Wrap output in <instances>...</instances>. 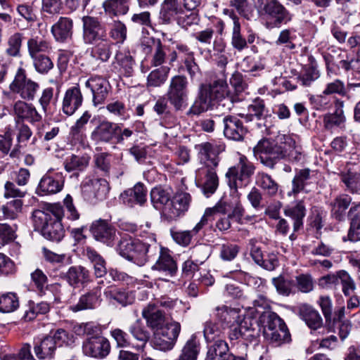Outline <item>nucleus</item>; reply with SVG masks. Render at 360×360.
Wrapping results in <instances>:
<instances>
[{"mask_svg":"<svg viewBox=\"0 0 360 360\" xmlns=\"http://www.w3.org/2000/svg\"><path fill=\"white\" fill-rule=\"evenodd\" d=\"M65 216L63 207L59 203L48 204L44 210H36L32 213L35 229L39 230L47 240L58 243L65 236L62 224Z\"/></svg>","mask_w":360,"mask_h":360,"instance_id":"obj_1","label":"nucleus"},{"mask_svg":"<svg viewBox=\"0 0 360 360\" xmlns=\"http://www.w3.org/2000/svg\"><path fill=\"white\" fill-rule=\"evenodd\" d=\"M259 321L264 327V335L271 344L279 347L291 342V335L285 323L276 313L262 311Z\"/></svg>","mask_w":360,"mask_h":360,"instance_id":"obj_2","label":"nucleus"},{"mask_svg":"<svg viewBox=\"0 0 360 360\" xmlns=\"http://www.w3.org/2000/svg\"><path fill=\"white\" fill-rule=\"evenodd\" d=\"M150 245L139 239L122 237L118 242L116 251L122 257L136 265L143 266L152 257Z\"/></svg>","mask_w":360,"mask_h":360,"instance_id":"obj_3","label":"nucleus"},{"mask_svg":"<svg viewBox=\"0 0 360 360\" xmlns=\"http://www.w3.org/2000/svg\"><path fill=\"white\" fill-rule=\"evenodd\" d=\"M285 152L281 136L276 141L262 139L253 148L255 157L270 169H274L276 164L285 159Z\"/></svg>","mask_w":360,"mask_h":360,"instance_id":"obj_4","label":"nucleus"},{"mask_svg":"<svg viewBox=\"0 0 360 360\" xmlns=\"http://www.w3.org/2000/svg\"><path fill=\"white\" fill-rule=\"evenodd\" d=\"M255 166L245 155H240L238 162L230 167L226 174L228 184L237 191L239 188L247 186L255 172Z\"/></svg>","mask_w":360,"mask_h":360,"instance_id":"obj_5","label":"nucleus"},{"mask_svg":"<svg viewBox=\"0 0 360 360\" xmlns=\"http://www.w3.org/2000/svg\"><path fill=\"white\" fill-rule=\"evenodd\" d=\"M110 189L109 183L103 178L87 176L81 184L82 198L92 205L106 199Z\"/></svg>","mask_w":360,"mask_h":360,"instance_id":"obj_6","label":"nucleus"},{"mask_svg":"<svg viewBox=\"0 0 360 360\" xmlns=\"http://www.w3.org/2000/svg\"><path fill=\"white\" fill-rule=\"evenodd\" d=\"M188 80L184 75H175L169 81L167 98L176 111L184 110L187 105Z\"/></svg>","mask_w":360,"mask_h":360,"instance_id":"obj_7","label":"nucleus"},{"mask_svg":"<svg viewBox=\"0 0 360 360\" xmlns=\"http://www.w3.org/2000/svg\"><path fill=\"white\" fill-rule=\"evenodd\" d=\"M180 332V323L172 321L165 323L154 332L152 341L153 347L164 352L171 350L175 345Z\"/></svg>","mask_w":360,"mask_h":360,"instance_id":"obj_8","label":"nucleus"},{"mask_svg":"<svg viewBox=\"0 0 360 360\" xmlns=\"http://www.w3.org/2000/svg\"><path fill=\"white\" fill-rule=\"evenodd\" d=\"M261 15L266 20V27H280L292 20V14L278 0H267L261 11Z\"/></svg>","mask_w":360,"mask_h":360,"instance_id":"obj_9","label":"nucleus"},{"mask_svg":"<svg viewBox=\"0 0 360 360\" xmlns=\"http://www.w3.org/2000/svg\"><path fill=\"white\" fill-rule=\"evenodd\" d=\"M82 40L86 45H92L108 37L105 25L96 17H82Z\"/></svg>","mask_w":360,"mask_h":360,"instance_id":"obj_10","label":"nucleus"},{"mask_svg":"<svg viewBox=\"0 0 360 360\" xmlns=\"http://www.w3.org/2000/svg\"><path fill=\"white\" fill-rule=\"evenodd\" d=\"M9 89L13 93L19 94L22 99L32 101L39 89V84L27 78L25 70L20 68L17 70Z\"/></svg>","mask_w":360,"mask_h":360,"instance_id":"obj_11","label":"nucleus"},{"mask_svg":"<svg viewBox=\"0 0 360 360\" xmlns=\"http://www.w3.org/2000/svg\"><path fill=\"white\" fill-rule=\"evenodd\" d=\"M151 250L152 256L158 255V258L151 269L165 276L174 277L177 273L178 266L169 250L165 248H158L156 245H153Z\"/></svg>","mask_w":360,"mask_h":360,"instance_id":"obj_12","label":"nucleus"},{"mask_svg":"<svg viewBox=\"0 0 360 360\" xmlns=\"http://www.w3.org/2000/svg\"><path fill=\"white\" fill-rule=\"evenodd\" d=\"M110 341L105 337L99 335L86 338L82 343V352L84 355L103 359L110 352Z\"/></svg>","mask_w":360,"mask_h":360,"instance_id":"obj_13","label":"nucleus"},{"mask_svg":"<svg viewBox=\"0 0 360 360\" xmlns=\"http://www.w3.org/2000/svg\"><path fill=\"white\" fill-rule=\"evenodd\" d=\"M214 98L212 96V83L202 84L197 97L186 112L188 117L199 116L203 112L214 109Z\"/></svg>","mask_w":360,"mask_h":360,"instance_id":"obj_14","label":"nucleus"},{"mask_svg":"<svg viewBox=\"0 0 360 360\" xmlns=\"http://www.w3.org/2000/svg\"><path fill=\"white\" fill-rule=\"evenodd\" d=\"M90 231L96 240L103 243L108 247L114 246L117 239L116 228L104 219L94 221Z\"/></svg>","mask_w":360,"mask_h":360,"instance_id":"obj_15","label":"nucleus"},{"mask_svg":"<svg viewBox=\"0 0 360 360\" xmlns=\"http://www.w3.org/2000/svg\"><path fill=\"white\" fill-rule=\"evenodd\" d=\"M217 167H199L195 172V180L203 194L210 197L215 193L219 186Z\"/></svg>","mask_w":360,"mask_h":360,"instance_id":"obj_16","label":"nucleus"},{"mask_svg":"<svg viewBox=\"0 0 360 360\" xmlns=\"http://www.w3.org/2000/svg\"><path fill=\"white\" fill-rule=\"evenodd\" d=\"M212 96L214 98V109L229 111L233 108L234 99L229 94L228 84L225 80L219 79L212 82Z\"/></svg>","mask_w":360,"mask_h":360,"instance_id":"obj_17","label":"nucleus"},{"mask_svg":"<svg viewBox=\"0 0 360 360\" xmlns=\"http://www.w3.org/2000/svg\"><path fill=\"white\" fill-rule=\"evenodd\" d=\"M223 133L224 136L235 141H243L248 133V129L236 115H226L222 118Z\"/></svg>","mask_w":360,"mask_h":360,"instance_id":"obj_18","label":"nucleus"},{"mask_svg":"<svg viewBox=\"0 0 360 360\" xmlns=\"http://www.w3.org/2000/svg\"><path fill=\"white\" fill-rule=\"evenodd\" d=\"M63 184L62 174L49 169L41 177L37 188V193L41 196L56 194L63 189Z\"/></svg>","mask_w":360,"mask_h":360,"instance_id":"obj_19","label":"nucleus"},{"mask_svg":"<svg viewBox=\"0 0 360 360\" xmlns=\"http://www.w3.org/2000/svg\"><path fill=\"white\" fill-rule=\"evenodd\" d=\"M85 86L89 89L92 94V102L95 107L105 103L111 88L108 80L98 76L88 79L85 82Z\"/></svg>","mask_w":360,"mask_h":360,"instance_id":"obj_20","label":"nucleus"},{"mask_svg":"<svg viewBox=\"0 0 360 360\" xmlns=\"http://www.w3.org/2000/svg\"><path fill=\"white\" fill-rule=\"evenodd\" d=\"M230 340H236L243 338L248 342H252L259 335V331L253 327L251 320H244L240 323H233L229 330Z\"/></svg>","mask_w":360,"mask_h":360,"instance_id":"obj_21","label":"nucleus"},{"mask_svg":"<svg viewBox=\"0 0 360 360\" xmlns=\"http://www.w3.org/2000/svg\"><path fill=\"white\" fill-rule=\"evenodd\" d=\"M61 277L72 288L84 287L91 281L90 271L81 265L72 266Z\"/></svg>","mask_w":360,"mask_h":360,"instance_id":"obj_22","label":"nucleus"},{"mask_svg":"<svg viewBox=\"0 0 360 360\" xmlns=\"http://www.w3.org/2000/svg\"><path fill=\"white\" fill-rule=\"evenodd\" d=\"M147 188L142 183L136 184L133 188L124 191L120 195L123 203L130 207L143 206L147 202Z\"/></svg>","mask_w":360,"mask_h":360,"instance_id":"obj_23","label":"nucleus"},{"mask_svg":"<svg viewBox=\"0 0 360 360\" xmlns=\"http://www.w3.org/2000/svg\"><path fill=\"white\" fill-rule=\"evenodd\" d=\"M283 213L285 217L292 220L293 231H298L303 227L304 218L307 213L304 200L303 199L295 200L291 205L285 206Z\"/></svg>","mask_w":360,"mask_h":360,"instance_id":"obj_24","label":"nucleus"},{"mask_svg":"<svg viewBox=\"0 0 360 360\" xmlns=\"http://www.w3.org/2000/svg\"><path fill=\"white\" fill-rule=\"evenodd\" d=\"M191 197L188 193H176L171 199L169 207L166 210V218L169 220H176L188 209Z\"/></svg>","mask_w":360,"mask_h":360,"instance_id":"obj_25","label":"nucleus"},{"mask_svg":"<svg viewBox=\"0 0 360 360\" xmlns=\"http://www.w3.org/2000/svg\"><path fill=\"white\" fill-rule=\"evenodd\" d=\"M82 102L83 96L79 85L72 86L68 89L65 93L62 111L66 115L70 116L82 105Z\"/></svg>","mask_w":360,"mask_h":360,"instance_id":"obj_26","label":"nucleus"},{"mask_svg":"<svg viewBox=\"0 0 360 360\" xmlns=\"http://www.w3.org/2000/svg\"><path fill=\"white\" fill-rule=\"evenodd\" d=\"M117 130H119V123L102 120L91 132V137L97 142L110 143L115 140Z\"/></svg>","mask_w":360,"mask_h":360,"instance_id":"obj_27","label":"nucleus"},{"mask_svg":"<svg viewBox=\"0 0 360 360\" xmlns=\"http://www.w3.org/2000/svg\"><path fill=\"white\" fill-rule=\"evenodd\" d=\"M198 150L200 159V167H217L219 162L218 153L214 148L212 144L209 142H204L195 146Z\"/></svg>","mask_w":360,"mask_h":360,"instance_id":"obj_28","label":"nucleus"},{"mask_svg":"<svg viewBox=\"0 0 360 360\" xmlns=\"http://www.w3.org/2000/svg\"><path fill=\"white\" fill-rule=\"evenodd\" d=\"M101 295L98 290H91L82 295L77 303L72 304L70 309L73 312L94 309L100 305Z\"/></svg>","mask_w":360,"mask_h":360,"instance_id":"obj_29","label":"nucleus"},{"mask_svg":"<svg viewBox=\"0 0 360 360\" xmlns=\"http://www.w3.org/2000/svg\"><path fill=\"white\" fill-rule=\"evenodd\" d=\"M27 52L30 58L53 52L52 43L44 36L33 35L27 42Z\"/></svg>","mask_w":360,"mask_h":360,"instance_id":"obj_30","label":"nucleus"},{"mask_svg":"<svg viewBox=\"0 0 360 360\" xmlns=\"http://www.w3.org/2000/svg\"><path fill=\"white\" fill-rule=\"evenodd\" d=\"M13 109L17 117L15 120L23 122L24 120H27L31 124L39 122L42 120V116L32 104L19 101L15 103Z\"/></svg>","mask_w":360,"mask_h":360,"instance_id":"obj_31","label":"nucleus"},{"mask_svg":"<svg viewBox=\"0 0 360 360\" xmlns=\"http://www.w3.org/2000/svg\"><path fill=\"white\" fill-rule=\"evenodd\" d=\"M267 115L268 110L266 108L264 101L257 97L248 106V113H240L238 115L247 122H252L253 120H265Z\"/></svg>","mask_w":360,"mask_h":360,"instance_id":"obj_32","label":"nucleus"},{"mask_svg":"<svg viewBox=\"0 0 360 360\" xmlns=\"http://www.w3.org/2000/svg\"><path fill=\"white\" fill-rule=\"evenodd\" d=\"M150 195L154 208L162 210L166 217V210L169 207V202H171V193L169 190L156 186L150 191Z\"/></svg>","mask_w":360,"mask_h":360,"instance_id":"obj_33","label":"nucleus"},{"mask_svg":"<svg viewBox=\"0 0 360 360\" xmlns=\"http://www.w3.org/2000/svg\"><path fill=\"white\" fill-rule=\"evenodd\" d=\"M142 316L146 319L148 326L156 331L165 325V314L158 309L154 304H148L142 311Z\"/></svg>","mask_w":360,"mask_h":360,"instance_id":"obj_34","label":"nucleus"},{"mask_svg":"<svg viewBox=\"0 0 360 360\" xmlns=\"http://www.w3.org/2000/svg\"><path fill=\"white\" fill-rule=\"evenodd\" d=\"M15 129L17 131L16 139L18 143L9 153L10 157L12 158L19 157L20 153V148L26 146L27 142L32 136V131L29 126L19 120H15Z\"/></svg>","mask_w":360,"mask_h":360,"instance_id":"obj_35","label":"nucleus"},{"mask_svg":"<svg viewBox=\"0 0 360 360\" xmlns=\"http://www.w3.org/2000/svg\"><path fill=\"white\" fill-rule=\"evenodd\" d=\"M299 315L312 330H317L323 325V320L319 311L307 304L300 306Z\"/></svg>","mask_w":360,"mask_h":360,"instance_id":"obj_36","label":"nucleus"},{"mask_svg":"<svg viewBox=\"0 0 360 360\" xmlns=\"http://www.w3.org/2000/svg\"><path fill=\"white\" fill-rule=\"evenodd\" d=\"M72 20L66 17H60L51 27V32L57 41L64 42L72 35Z\"/></svg>","mask_w":360,"mask_h":360,"instance_id":"obj_37","label":"nucleus"},{"mask_svg":"<svg viewBox=\"0 0 360 360\" xmlns=\"http://www.w3.org/2000/svg\"><path fill=\"white\" fill-rule=\"evenodd\" d=\"M103 293L107 299L113 300L123 307L131 304L134 301V296L132 292L115 285L105 288Z\"/></svg>","mask_w":360,"mask_h":360,"instance_id":"obj_38","label":"nucleus"},{"mask_svg":"<svg viewBox=\"0 0 360 360\" xmlns=\"http://www.w3.org/2000/svg\"><path fill=\"white\" fill-rule=\"evenodd\" d=\"M184 11L178 0H164L161 4L159 18L164 24H169L176 15L183 14Z\"/></svg>","mask_w":360,"mask_h":360,"instance_id":"obj_39","label":"nucleus"},{"mask_svg":"<svg viewBox=\"0 0 360 360\" xmlns=\"http://www.w3.org/2000/svg\"><path fill=\"white\" fill-rule=\"evenodd\" d=\"M230 354L227 342L223 339H217L208 344L205 360H227Z\"/></svg>","mask_w":360,"mask_h":360,"instance_id":"obj_40","label":"nucleus"},{"mask_svg":"<svg viewBox=\"0 0 360 360\" xmlns=\"http://www.w3.org/2000/svg\"><path fill=\"white\" fill-rule=\"evenodd\" d=\"M91 56L96 60L107 62L110 59L115 44L108 37L92 44Z\"/></svg>","mask_w":360,"mask_h":360,"instance_id":"obj_41","label":"nucleus"},{"mask_svg":"<svg viewBox=\"0 0 360 360\" xmlns=\"http://www.w3.org/2000/svg\"><path fill=\"white\" fill-rule=\"evenodd\" d=\"M255 184L268 196L270 197L276 195L279 188L278 184L270 174L264 172H258L257 173L255 176Z\"/></svg>","mask_w":360,"mask_h":360,"instance_id":"obj_42","label":"nucleus"},{"mask_svg":"<svg viewBox=\"0 0 360 360\" xmlns=\"http://www.w3.org/2000/svg\"><path fill=\"white\" fill-rule=\"evenodd\" d=\"M351 201V197L346 194L336 196L330 202L332 217L338 221L342 220L345 218L346 210L348 209Z\"/></svg>","mask_w":360,"mask_h":360,"instance_id":"obj_43","label":"nucleus"},{"mask_svg":"<svg viewBox=\"0 0 360 360\" xmlns=\"http://www.w3.org/2000/svg\"><path fill=\"white\" fill-rule=\"evenodd\" d=\"M200 351V340L196 334H193L184 345L177 360H197Z\"/></svg>","mask_w":360,"mask_h":360,"instance_id":"obj_44","label":"nucleus"},{"mask_svg":"<svg viewBox=\"0 0 360 360\" xmlns=\"http://www.w3.org/2000/svg\"><path fill=\"white\" fill-rule=\"evenodd\" d=\"M131 0H105L102 6L106 14L117 17L126 15L129 11Z\"/></svg>","mask_w":360,"mask_h":360,"instance_id":"obj_45","label":"nucleus"},{"mask_svg":"<svg viewBox=\"0 0 360 360\" xmlns=\"http://www.w3.org/2000/svg\"><path fill=\"white\" fill-rule=\"evenodd\" d=\"M333 112L326 113L323 116V124L326 129H332L334 127H342L346 118L343 111V101L335 106Z\"/></svg>","mask_w":360,"mask_h":360,"instance_id":"obj_46","label":"nucleus"},{"mask_svg":"<svg viewBox=\"0 0 360 360\" xmlns=\"http://www.w3.org/2000/svg\"><path fill=\"white\" fill-rule=\"evenodd\" d=\"M281 142L283 143L285 159L292 162H299L302 158L301 148L296 145L295 141L288 135L281 136Z\"/></svg>","mask_w":360,"mask_h":360,"instance_id":"obj_47","label":"nucleus"},{"mask_svg":"<svg viewBox=\"0 0 360 360\" xmlns=\"http://www.w3.org/2000/svg\"><path fill=\"white\" fill-rule=\"evenodd\" d=\"M348 214L351 218L348 238L351 241L360 240V203L351 207Z\"/></svg>","mask_w":360,"mask_h":360,"instance_id":"obj_48","label":"nucleus"},{"mask_svg":"<svg viewBox=\"0 0 360 360\" xmlns=\"http://www.w3.org/2000/svg\"><path fill=\"white\" fill-rule=\"evenodd\" d=\"M56 349L55 341L51 336L44 338L39 343H36L34 347L35 355L39 359L52 358Z\"/></svg>","mask_w":360,"mask_h":360,"instance_id":"obj_49","label":"nucleus"},{"mask_svg":"<svg viewBox=\"0 0 360 360\" xmlns=\"http://www.w3.org/2000/svg\"><path fill=\"white\" fill-rule=\"evenodd\" d=\"M345 190L352 193H360V172L348 169L340 174Z\"/></svg>","mask_w":360,"mask_h":360,"instance_id":"obj_50","label":"nucleus"},{"mask_svg":"<svg viewBox=\"0 0 360 360\" xmlns=\"http://www.w3.org/2000/svg\"><path fill=\"white\" fill-rule=\"evenodd\" d=\"M309 101L313 108L319 111L328 110L333 105L335 106L342 102L335 96H329L328 94H323V91L321 94L311 96Z\"/></svg>","mask_w":360,"mask_h":360,"instance_id":"obj_51","label":"nucleus"},{"mask_svg":"<svg viewBox=\"0 0 360 360\" xmlns=\"http://www.w3.org/2000/svg\"><path fill=\"white\" fill-rule=\"evenodd\" d=\"M311 170L308 168L298 170L292 181V190L288 195H296L302 191L311 179Z\"/></svg>","mask_w":360,"mask_h":360,"instance_id":"obj_52","label":"nucleus"},{"mask_svg":"<svg viewBox=\"0 0 360 360\" xmlns=\"http://www.w3.org/2000/svg\"><path fill=\"white\" fill-rule=\"evenodd\" d=\"M128 332L142 345H145L150 337V332L141 319H137L131 323L128 327Z\"/></svg>","mask_w":360,"mask_h":360,"instance_id":"obj_53","label":"nucleus"},{"mask_svg":"<svg viewBox=\"0 0 360 360\" xmlns=\"http://www.w3.org/2000/svg\"><path fill=\"white\" fill-rule=\"evenodd\" d=\"M51 53H45L30 58L34 70L40 75H47L54 67L50 57Z\"/></svg>","mask_w":360,"mask_h":360,"instance_id":"obj_54","label":"nucleus"},{"mask_svg":"<svg viewBox=\"0 0 360 360\" xmlns=\"http://www.w3.org/2000/svg\"><path fill=\"white\" fill-rule=\"evenodd\" d=\"M89 158L72 155L67 158L64 162V167L67 172L83 171L89 165Z\"/></svg>","mask_w":360,"mask_h":360,"instance_id":"obj_55","label":"nucleus"},{"mask_svg":"<svg viewBox=\"0 0 360 360\" xmlns=\"http://www.w3.org/2000/svg\"><path fill=\"white\" fill-rule=\"evenodd\" d=\"M127 29L125 24L119 20H113L109 25V34L112 40L122 44L127 39Z\"/></svg>","mask_w":360,"mask_h":360,"instance_id":"obj_56","label":"nucleus"},{"mask_svg":"<svg viewBox=\"0 0 360 360\" xmlns=\"http://www.w3.org/2000/svg\"><path fill=\"white\" fill-rule=\"evenodd\" d=\"M23 40V34L20 32H15L11 34L7 41L6 53L11 57L20 56V49Z\"/></svg>","mask_w":360,"mask_h":360,"instance_id":"obj_57","label":"nucleus"},{"mask_svg":"<svg viewBox=\"0 0 360 360\" xmlns=\"http://www.w3.org/2000/svg\"><path fill=\"white\" fill-rule=\"evenodd\" d=\"M19 299L14 292H7L0 296V311L11 313L19 307Z\"/></svg>","mask_w":360,"mask_h":360,"instance_id":"obj_58","label":"nucleus"},{"mask_svg":"<svg viewBox=\"0 0 360 360\" xmlns=\"http://www.w3.org/2000/svg\"><path fill=\"white\" fill-rule=\"evenodd\" d=\"M169 68L162 67L153 70L148 76L147 85L150 86H160L167 80Z\"/></svg>","mask_w":360,"mask_h":360,"instance_id":"obj_59","label":"nucleus"},{"mask_svg":"<svg viewBox=\"0 0 360 360\" xmlns=\"http://www.w3.org/2000/svg\"><path fill=\"white\" fill-rule=\"evenodd\" d=\"M22 208V201L20 199H14L3 205L1 210L6 219H14L21 212Z\"/></svg>","mask_w":360,"mask_h":360,"instance_id":"obj_60","label":"nucleus"},{"mask_svg":"<svg viewBox=\"0 0 360 360\" xmlns=\"http://www.w3.org/2000/svg\"><path fill=\"white\" fill-rule=\"evenodd\" d=\"M231 44L238 52L248 49L246 38L241 33V25L232 27Z\"/></svg>","mask_w":360,"mask_h":360,"instance_id":"obj_61","label":"nucleus"},{"mask_svg":"<svg viewBox=\"0 0 360 360\" xmlns=\"http://www.w3.org/2000/svg\"><path fill=\"white\" fill-rule=\"evenodd\" d=\"M320 77L319 72L313 66L307 68L297 77V83L302 86H309Z\"/></svg>","mask_w":360,"mask_h":360,"instance_id":"obj_62","label":"nucleus"},{"mask_svg":"<svg viewBox=\"0 0 360 360\" xmlns=\"http://www.w3.org/2000/svg\"><path fill=\"white\" fill-rule=\"evenodd\" d=\"M216 32L220 37H216L213 41L212 46L214 51L218 53H222L225 51L226 43L221 36L224 34L225 30V22L220 18H217L214 23Z\"/></svg>","mask_w":360,"mask_h":360,"instance_id":"obj_63","label":"nucleus"},{"mask_svg":"<svg viewBox=\"0 0 360 360\" xmlns=\"http://www.w3.org/2000/svg\"><path fill=\"white\" fill-rule=\"evenodd\" d=\"M272 283L276 289V291L282 295L288 296L294 285V281L285 278L280 276L272 279Z\"/></svg>","mask_w":360,"mask_h":360,"instance_id":"obj_64","label":"nucleus"}]
</instances>
